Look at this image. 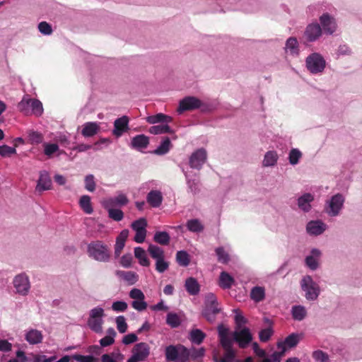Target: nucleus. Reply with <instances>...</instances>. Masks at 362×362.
<instances>
[{"instance_id": "19", "label": "nucleus", "mask_w": 362, "mask_h": 362, "mask_svg": "<svg viewBox=\"0 0 362 362\" xmlns=\"http://www.w3.org/2000/svg\"><path fill=\"white\" fill-rule=\"evenodd\" d=\"M182 171L185 175L189 191L193 194H197L199 191V179L198 175L197 173L190 174L183 168Z\"/></svg>"}, {"instance_id": "13", "label": "nucleus", "mask_w": 362, "mask_h": 362, "mask_svg": "<svg viewBox=\"0 0 362 362\" xmlns=\"http://www.w3.org/2000/svg\"><path fill=\"white\" fill-rule=\"evenodd\" d=\"M322 251L317 248H313L305 256V266L311 271H316L320 267Z\"/></svg>"}, {"instance_id": "12", "label": "nucleus", "mask_w": 362, "mask_h": 362, "mask_svg": "<svg viewBox=\"0 0 362 362\" xmlns=\"http://www.w3.org/2000/svg\"><path fill=\"white\" fill-rule=\"evenodd\" d=\"M233 340L242 348H246L252 340L250 329L247 327L235 329L232 333Z\"/></svg>"}, {"instance_id": "44", "label": "nucleus", "mask_w": 362, "mask_h": 362, "mask_svg": "<svg viewBox=\"0 0 362 362\" xmlns=\"http://www.w3.org/2000/svg\"><path fill=\"white\" fill-rule=\"evenodd\" d=\"M171 143L168 137H165L160 144L154 151V153L157 155L166 154L170 148Z\"/></svg>"}, {"instance_id": "33", "label": "nucleus", "mask_w": 362, "mask_h": 362, "mask_svg": "<svg viewBox=\"0 0 362 362\" xmlns=\"http://www.w3.org/2000/svg\"><path fill=\"white\" fill-rule=\"evenodd\" d=\"M146 122L149 124H168L172 122V118L170 116L163 113H158L155 115L148 116L146 117Z\"/></svg>"}, {"instance_id": "37", "label": "nucleus", "mask_w": 362, "mask_h": 362, "mask_svg": "<svg viewBox=\"0 0 362 362\" xmlns=\"http://www.w3.org/2000/svg\"><path fill=\"white\" fill-rule=\"evenodd\" d=\"M234 282L233 278L227 272H222L219 276V286L223 288H230Z\"/></svg>"}, {"instance_id": "17", "label": "nucleus", "mask_w": 362, "mask_h": 362, "mask_svg": "<svg viewBox=\"0 0 362 362\" xmlns=\"http://www.w3.org/2000/svg\"><path fill=\"white\" fill-rule=\"evenodd\" d=\"M315 197L313 194L307 192L303 194L297 199V205L300 211L304 213H308L312 209V202Z\"/></svg>"}, {"instance_id": "41", "label": "nucleus", "mask_w": 362, "mask_h": 362, "mask_svg": "<svg viewBox=\"0 0 362 362\" xmlns=\"http://www.w3.org/2000/svg\"><path fill=\"white\" fill-rule=\"evenodd\" d=\"M148 252L151 257L156 261L165 257L164 250L157 245L152 244L149 245Z\"/></svg>"}, {"instance_id": "52", "label": "nucleus", "mask_w": 362, "mask_h": 362, "mask_svg": "<svg viewBox=\"0 0 362 362\" xmlns=\"http://www.w3.org/2000/svg\"><path fill=\"white\" fill-rule=\"evenodd\" d=\"M30 110L34 115L40 116L43 112L42 103L38 100L33 99L32 103L30 105Z\"/></svg>"}, {"instance_id": "48", "label": "nucleus", "mask_w": 362, "mask_h": 362, "mask_svg": "<svg viewBox=\"0 0 362 362\" xmlns=\"http://www.w3.org/2000/svg\"><path fill=\"white\" fill-rule=\"evenodd\" d=\"M33 99L28 98V96L23 97L18 105V110L25 114H28L30 110V105Z\"/></svg>"}, {"instance_id": "36", "label": "nucleus", "mask_w": 362, "mask_h": 362, "mask_svg": "<svg viewBox=\"0 0 362 362\" xmlns=\"http://www.w3.org/2000/svg\"><path fill=\"white\" fill-rule=\"evenodd\" d=\"M206 337L205 333H204L199 329H193L189 332V339L195 344H200Z\"/></svg>"}, {"instance_id": "54", "label": "nucleus", "mask_w": 362, "mask_h": 362, "mask_svg": "<svg viewBox=\"0 0 362 362\" xmlns=\"http://www.w3.org/2000/svg\"><path fill=\"white\" fill-rule=\"evenodd\" d=\"M147 226V221L144 218H141L138 220H136L132 223V228L135 231L139 230H146V228Z\"/></svg>"}, {"instance_id": "35", "label": "nucleus", "mask_w": 362, "mask_h": 362, "mask_svg": "<svg viewBox=\"0 0 362 362\" xmlns=\"http://www.w3.org/2000/svg\"><path fill=\"white\" fill-rule=\"evenodd\" d=\"M134 256L139 259V262L144 267H148L150 265V261L147 257L146 251L141 247H136L134 248Z\"/></svg>"}, {"instance_id": "49", "label": "nucleus", "mask_w": 362, "mask_h": 362, "mask_svg": "<svg viewBox=\"0 0 362 362\" xmlns=\"http://www.w3.org/2000/svg\"><path fill=\"white\" fill-rule=\"evenodd\" d=\"M218 261L222 264H227L230 259L228 253L223 247H218L215 250Z\"/></svg>"}, {"instance_id": "24", "label": "nucleus", "mask_w": 362, "mask_h": 362, "mask_svg": "<svg viewBox=\"0 0 362 362\" xmlns=\"http://www.w3.org/2000/svg\"><path fill=\"white\" fill-rule=\"evenodd\" d=\"M52 181L49 173L45 170L41 171L40 173V177L36 186V190L38 192L48 190L50 189Z\"/></svg>"}, {"instance_id": "42", "label": "nucleus", "mask_w": 362, "mask_h": 362, "mask_svg": "<svg viewBox=\"0 0 362 362\" xmlns=\"http://www.w3.org/2000/svg\"><path fill=\"white\" fill-rule=\"evenodd\" d=\"M302 157V152L298 148H293L289 151L288 159L291 165H296Z\"/></svg>"}, {"instance_id": "57", "label": "nucleus", "mask_w": 362, "mask_h": 362, "mask_svg": "<svg viewBox=\"0 0 362 362\" xmlns=\"http://www.w3.org/2000/svg\"><path fill=\"white\" fill-rule=\"evenodd\" d=\"M37 28L40 33L44 35H50L53 32L51 25L45 21L40 22Z\"/></svg>"}, {"instance_id": "18", "label": "nucleus", "mask_w": 362, "mask_h": 362, "mask_svg": "<svg viewBox=\"0 0 362 362\" xmlns=\"http://www.w3.org/2000/svg\"><path fill=\"white\" fill-rule=\"evenodd\" d=\"M284 52L288 56L293 57H298L300 54V47L296 37H290L286 40L285 42Z\"/></svg>"}, {"instance_id": "50", "label": "nucleus", "mask_w": 362, "mask_h": 362, "mask_svg": "<svg viewBox=\"0 0 362 362\" xmlns=\"http://www.w3.org/2000/svg\"><path fill=\"white\" fill-rule=\"evenodd\" d=\"M312 356L316 362H331L329 355L322 350L313 351Z\"/></svg>"}, {"instance_id": "10", "label": "nucleus", "mask_w": 362, "mask_h": 362, "mask_svg": "<svg viewBox=\"0 0 362 362\" xmlns=\"http://www.w3.org/2000/svg\"><path fill=\"white\" fill-rule=\"evenodd\" d=\"M323 34L320 25L315 21L306 25L303 36L307 42L312 43L317 41Z\"/></svg>"}, {"instance_id": "1", "label": "nucleus", "mask_w": 362, "mask_h": 362, "mask_svg": "<svg viewBox=\"0 0 362 362\" xmlns=\"http://www.w3.org/2000/svg\"><path fill=\"white\" fill-rule=\"evenodd\" d=\"M197 109L202 112H209L215 109V106L212 103L203 102L197 97L187 96L180 101L177 112L181 114Z\"/></svg>"}, {"instance_id": "8", "label": "nucleus", "mask_w": 362, "mask_h": 362, "mask_svg": "<svg viewBox=\"0 0 362 362\" xmlns=\"http://www.w3.org/2000/svg\"><path fill=\"white\" fill-rule=\"evenodd\" d=\"M319 24L322 32L327 35H336L339 25L336 18L328 12H325L319 17Z\"/></svg>"}, {"instance_id": "28", "label": "nucleus", "mask_w": 362, "mask_h": 362, "mask_svg": "<svg viewBox=\"0 0 362 362\" xmlns=\"http://www.w3.org/2000/svg\"><path fill=\"white\" fill-rule=\"evenodd\" d=\"M302 338V334L298 333H292L289 334L284 340V343H279V348H285V346L288 348L295 347Z\"/></svg>"}, {"instance_id": "47", "label": "nucleus", "mask_w": 362, "mask_h": 362, "mask_svg": "<svg viewBox=\"0 0 362 362\" xmlns=\"http://www.w3.org/2000/svg\"><path fill=\"white\" fill-rule=\"evenodd\" d=\"M176 261L179 265L187 267L189 264V255L186 251L180 250L176 254Z\"/></svg>"}, {"instance_id": "26", "label": "nucleus", "mask_w": 362, "mask_h": 362, "mask_svg": "<svg viewBox=\"0 0 362 362\" xmlns=\"http://www.w3.org/2000/svg\"><path fill=\"white\" fill-rule=\"evenodd\" d=\"M149 144L148 137L144 134H139L132 138L131 146L133 148L141 151L146 148Z\"/></svg>"}, {"instance_id": "25", "label": "nucleus", "mask_w": 362, "mask_h": 362, "mask_svg": "<svg viewBox=\"0 0 362 362\" xmlns=\"http://www.w3.org/2000/svg\"><path fill=\"white\" fill-rule=\"evenodd\" d=\"M99 130V123L95 122H88L83 124L81 134L84 137H91L97 134Z\"/></svg>"}, {"instance_id": "16", "label": "nucleus", "mask_w": 362, "mask_h": 362, "mask_svg": "<svg viewBox=\"0 0 362 362\" xmlns=\"http://www.w3.org/2000/svg\"><path fill=\"white\" fill-rule=\"evenodd\" d=\"M129 117L125 115L116 119L114 122L112 134L117 137H120L129 129Z\"/></svg>"}, {"instance_id": "15", "label": "nucleus", "mask_w": 362, "mask_h": 362, "mask_svg": "<svg viewBox=\"0 0 362 362\" xmlns=\"http://www.w3.org/2000/svg\"><path fill=\"white\" fill-rule=\"evenodd\" d=\"M327 225L321 220H313L306 224V232L312 236H317L322 234L327 229Z\"/></svg>"}, {"instance_id": "4", "label": "nucleus", "mask_w": 362, "mask_h": 362, "mask_svg": "<svg viewBox=\"0 0 362 362\" xmlns=\"http://www.w3.org/2000/svg\"><path fill=\"white\" fill-rule=\"evenodd\" d=\"M345 197L337 193L327 199L324 206L325 212L330 217L338 216L344 208Z\"/></svg>"}, {"instance_id": "60", "label": "nucleus", "mask_w": 362, "mask_h": 362, "mask_svg": "<svg viewBox=\"0 0 362 362\" xmlns=\"http://www.w3.org/2000/svg\"><path fill=\"white\" fill-rule=\"evenodd\" d=\"M85 188L89 192H93L95 189V182L93 175H88L85 177Z\"/></svg>"}, {"instance_id": "61", "label": "nucleus", "mask_w": 362, "mask_h": 362, "mask_svg": "<svg viewBox=\"0 0 362 362\" xmlns=\"http://www.w3.org/2000/svg\"><path fill=\"white\" fill-rule=\"evenodd\" d=\"M16 153V150L13 147L7 145L0 146V155L2 157H9Z\"/></svg>"}, {"instance_id": "7", "label": "nucleus", "mask_w": 362, "mask_h": 362, "mask_svg": "<svg viewBox=\"0 0 362 362\" xmlns=\"http://www.w3.org/2000/svg\"><path fill=\"white\" fill-rule=\"evenodd\" d=\"M104 316L105 311L103 308L98 306L92 308L87 322L89 328L95 333H102Z\"/></svg>"}, {"instance_id": "45", "label": "nucleus", "mask_w": 362, "mask_h": 362, "mask_svg": "<svg viewBox=\"0 0 362 362\" xmlns=\"http://www.w3.org/2000/svg\"><path fill=\"white\" fill-rule=\"evenodd\" d=\"M170 239L169 234L165 231L156 232L153 237L154 241L162 245H168L170 242Z\"/></svg>"}, {"instance_id": "21", "label": "nucleus", "mask_w": 362, "mask_h": 362, "mask_svg": "<svg viewBox=\"0 0 362 362\" xmlns=\"http://www.w3.org/2000/svg\"><path fill=\"white\" fill-rule=\"evenodd\" d=\"M43 337L42 332L36 329H28L25 332V339L30 345L42 343Z\"/></svg>"}, {"instance_id": "34", "label": "nucleus", "mask_w": 362, "mask_h": 362, "mask_svg": "<svg viewBox=\"0 0 362 362\" xmlns=\"http://www.w3.org/2000/svg\"><path fill=\"white\" fill-rule=\"evenodd\" d=\"M185 286L187 291L192 296L197 295L200 291L198 281L193 277H189L186 279Z\"/></svg>"}, {"instance_id": "38", "label": "nucleus", "mask_w": 362, "mask_h": 362, "mask_svg": "<svg viewBox=\"0 0 362 362\" xmlns=\"http://www.w3.org/2000/svg\"><path fill=\"white\" fill-rule=\"evenodd\" d=\"M148 132L152 134H162L173 132L168 124L165 123H161L160 124L151 127L148 129Z\"/></svg>"}, {"instance_id": "14", "label": "nucleus", "mask_w": 362, "mask_h": 362, "mask_svg": "<svg viewBox=\"0 0 362 362\" xmlns=\"http://www.w3.org/2000/svg\"><path fill=\"white\" fill-rule=\"evenodd\" d=\"M207 159L206 151L203 148H199L194 151L189 158L190 168L196 170H201Z\"/></svg>"}, {"instance_id": "63", "label": "nucleus", "mask_w": 362, "mask_h": 362, "mask_svg": "<svg viewBox=\"0 0 362 362\" xmlns=\"http://www.w3.org/2000/svg\"><path fill=\"white\" fill-rule=\"evenodd\" d=\"M233 311L235 313V322L236 324L235 329L243 328L242 326L247 322L246 319L238 310H234Z\"/></svg>"}, {"instance_id": "59", "label": "nucleus", "mask_w": 362, "mask_h": 362, "mask_svg": "<svg viewBox=\"0 0 362 362\" xmlns=\"http://www.w3.org/2000/svg\"><path fill=\"white\" fill-rule=\"evenodd\" d=\"M169 267V263L165 260V257L156 261V269L159 273H163Z\"/></svg>"}, {"instance_id": "9", "label": "nucleus", "mask_w": 362, "mask_h": 362, "mask_svg": "<svg viewBox=\"0 0 362 362\" xmlns=\"http://www.w3.org/2000/svg\"><path fill=\"white\" fill-rule=\"evenodd\" d=\"M165 355L168 361L187 362V348L182 344L166 346Z\"/></svg>"}, {"instance_id": "53", "label": "nucleus", "mask_w": 362, "mask_h": 362, "mask_svg": "<svg viewBox=\"0 0 362 362\" xmlns=\"http://www.w3.org/2000/svg\"><path fill=\"white\" fill-rule=\"evenodd\" d=\"M219 339L220 343L224 349L232 348L233 343L235 341L233 340V335L230 336V334L219 337Z\"/></svg>"}, {"instance_id": "46", "label": "nucleus", "mask_w": 362, "mask_h": 362, "mask_svg": "<svg viewBox=\"0 0 362 362\" xmlns=\"http://www.w3.org/2000/svg\"><path fill=\"white\" fill-rule=\"evenodd\" d=\"M107 210L108 216L115 221H120L124 218V213L122 210L115 207H104Z\"/></svg>"}, {"instance_id": "30", "label": "nucleus", "mask_w": 362, "mask_h": 362, "mask_svg": "<svg viewBox=\"0 0 362 362\" xmlns=\"http://www.w3.org/2000/svg\"><path fill=\"white\" fill-rule=\"evenodd\" d=\"M205 349L201 347L199 349H196L194 347H192L191 349H187V361L191 358L193 361L197 362H202V359L205 354Z\"/></svg>"}, {"instance_id": "39", "label": "nucleus", "mask_w": 362, "mask_h": 362, "mask_svg": "<svg viewBox=\"0 0 362 362\" xmlns=\"http://www.w3.org/2000/svg\"><path fill=\"white\" fill-rule=\"evenodd\" d=\"M79 205L86 214H91L93 212L90 197L88 195H83L80 198Z\"/></svg>"}, {"instance_id": "55", "label": "nucleus", "mask_w": 362, "mask_h": 362, "mask_svg": "<svg viewBox=\"0 0 362 362\" xmlns=\"http://www.w3.org/2000/svg\"><path fill=\"white\" fill-rule=\"evenodd\" d=\"M29 140L31 144H40L43 141V135L35 131H30L28 133Z\"/></svg>"}, {"instance_id": "6", "label": "nucleus", "mask_w": 362, "mask_h": 362, "mask_svg": "<svg viewBox=\"0 0 362 362\" xmlns=\"http://www.w3.org/2000/svg\"><path fill=\"white\" fill-rule=\"evenodd\" d=\"M305 66L313 74H322L326 66V61L318 52H313L305 59Z\"/></svg>"}, {"instance_id": "32", "label": "nucleus", "mask_w": 362, "mask_h": 362, "mask_svg": "<svg viewBox=\"0 0 362 362\" xmlns=\"http://www.w3.org/2000/svg\"><path fill=\"white\" fill-rule=\"evenodd\" d=\"M291 313L293 319L296 321L303 320L308 314L305 307L301 305H293L291 308Z\"/></svg>"}, {"instance_id": "58", "label": "nucleus", "mask_w": 362, "mask_h": 362, "mask_svg": "<svg viewBox=\"0 0 362 362\" xmlns=\"http://www.w3.org/2000/svg\"><path fill=\"white\" fill-rule=\"evenodd\" d=\"M117 328L120 333H124L127 330V324L124 316L120 315L116 317Z\"/></svg>"}, {"instance_id": "51", "label": "nucleus", "mask_w": 362, "mask_h": 362, "mask_svg": "<svg viewBox=\"0 0 362 362\" xmlns=\"http://www.w3.org/2000/svg\"><path fill=\"white\" fill-rule=\"evenodd\" d=\"M123 359L120 353H112L111 354H103L101 356L102 362H119Z\"/></svg>"}, {"instance_id": "5", "label": "nucleus", "mask_w": 362, "mask_h": 362, "mask_svg": "<svg viewBox=\"0 0 362 362\" xmlns=\"http://www.w3.org/2000/svg\"><path fill=\"white\" fill-rule=\"evenodd\" d=\"M220 312L218 308V301L213 293H209L205 296L204 307L202 310V315L210 322H214L216 315Z\"/></svg>"}, {"instance_id": "29", "label": "nucleus", "mask_w": 362, "mask_h": 362, "mask_svg": "<svg viewBox=\"0 0 362 362\" xmlns=\"http://www.w3.org/2000/svg\"><path fill=\"white\" fill-rule=\"evenodd\" d=\"M279 160V155L276 151H267L262 160L263 167H274L276 165Z\"/></svg>"}, {"instance_id": "27", "label": "nucleus", "mask_w": 362, "mask_h": 362, "mask_svg": "<svg viewBox=\"0 0 362 362\" xmlns=\"http://www.w3.org/2000/svg\"><path fill=\"white\" fill-rule=\"evenodd\" d=\"M116 275L124 280L129 285L136 284L139 280L138 274L136 272L132 271L117 270L116 271Z\"/></svg>"}, {"instance_id": "43", "label": "nucleus", "mask_w": 362, "mask_h": 362, "mask_svg": "<svg viewBox=\"0 0 362 362\" xmlns=\"http://www.w3.org/2000/svg\"><path fill=\"white\" fill-rule=\"evenodd\" d=\"M186 226L189 231L193 233H200L204 230V226L197 218L187 221Z\"/></svg>"}, {"instance_id": "62", "label": "nucleus", "mask_w": 362, "mask_h": 362, "mask_svg": "<svg viewBox=\"0 0 362 362\" xmlns=\"http://www.w3.org/2000/svg\"><path fill=\"white\" fill-rule=\"evenodd\" d=\"M128 308V305L126 302L122 300L115 301L112 304V309L115 312H124Z\"/></svg>"}, {"instance_id": "40", "label": "nucleus", "mask_w": 362, "mask_h": 362, "mask_svg": "<svg viewBox=\"0 0 362 362\" xmlns=\"http://www.w3.org/2000/svg\"><path fill=\"white\" fill-rule=\"evenodd\" d=\"M182 322L180 316L175 313H169L166 316V323L172 328L178 327Z\"/></svg>"}, {"instance_id": "64", "label": "nucleus", "mask_w": 362, "mask_h": 362, "mask_svg": "<svg viewBox=\"0 0 362 362\" xmlns=\"http://www.w3.org/2000/svg\"><path fill=\"white\" fill-rule=\"evenodd\" d=\"M337 56H350L352 54L351 49L347 45H340L336 52Z\"/></svg>"}, {"instance_id": "20", "label": "nucleus", "mask_w": 362, "mask_h": 362, "mask_svg": "<svg viewBox=\"0 0 362 362\" xmlns=\"http://www.w3.org/2000/svg\"><path fill=\"white\" fill-rule=\"evenodd\" d=\"M129 199L123 193H119L115 197H110L103 202V207H115L127 204Z\"/></svg>"}, {"instance_id": "23", "label": "nucleus", "mask_w": 362, "mask_h": 362, "mask_svg": "<svg viewBox=\"0 0 362 362\" xmlns=\"http://www.w3.org/2000/svg\"><path fill=\"white\" fill-rule=\"evenodd\" d=\"M163 197L159 190H151L146 196L147 203L153 208H158L163 202Z\"/></svg>"}, {"instance_id": "56", "label": "nucleus", "mask_w": 362, "mask_h": 362, "mask_svg": "<svg viewBox=\"0 0 362 362\" xmlns=\"http://www.w3.org/2000/svg\"><path fill=\"white\" fill-rule=\"evenodd\" d=\"M43 146L44 153L49 157L59 151V146L56 144L45 143Z\"/></svg>"}, {"instance_id": "22", "label": "nucleus", "mask_w": 362, "mask_h": 362, "mask_svg": "<svg viewBox=\"0 0 362 362\" xmlns=\"http://www.w3.org/2000/svg\"><path fill=\"white\" fill-rule=\"evenodd\" d=\"M132 353L137 360L144 361L150 354V348L146 343L141 342L135 345Z\"/></svg>"}, {"instance_id": "2", "label": "nucleus", "mask_w": 362, "mask_h": 362, "mask_svg": "<svg viewBox=\"0 0 362 362\" xmlns=\"http://www.w3.org/2000/svg\"><path fill=\"white\" fill-rule=\"evenodd\" d=\"M87 252L90 258L100 262H108L111 257L108 245L101 240L90 242L87 246Z\"/></svg>"}, {"instance_id": "11", "label": "nucleus", "mask_w": 362, "mask_h": 362, "mask_svg": "<svg viewBox=\"0 0 362 362\" xmlns=\"http://www.w3.org/2000/svg\"><path fill=\"white\" fill-rule=\"evenodd\" d=\"M16 293L21 296H27L30 289L29 277L25 273L16 275L13 281Z\"/></svg>"}, {"instance_id": "3", "label": "nucleus", "mask_w": 362, "mask_h": 362, "mask_svg": "<svg viewBox=\"0 0 362 362\" xmlns=\"http://www.w3.org/2000/svg\"><path fill=\"white\" fill-rule=\"evenodd\" d=\"M300 287L303 292V296L308 301L316 300L321 293L320 285L314 281L312 276L308 274L301 278Z\"/></svg>"}, {"instance_id": "31", "label": "nucleus", "mask_w": 362, "mask_h": 362, "mask_svg": "<svg viewBox=\"0 0 362 362\" xmlns=\"http://www.w3.org/2000/svg\"><path fill=\"white\" fill-rule=\"evenodd\" d=\"M265 288L256 286L252 288L250 293V298L255 303H259L265 298Z\"/></svg>"}]
</instances>
